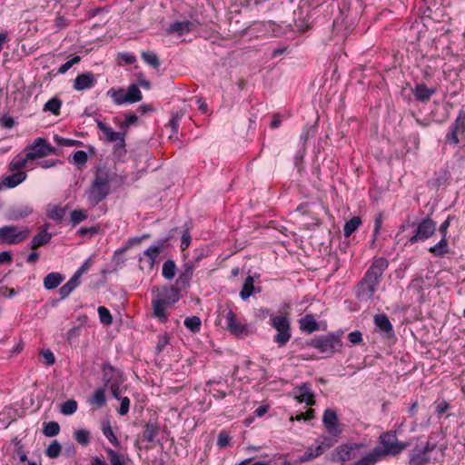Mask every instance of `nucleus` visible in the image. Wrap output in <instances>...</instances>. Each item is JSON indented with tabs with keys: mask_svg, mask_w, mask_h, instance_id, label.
I'll use <instances>...</instances> for the list:
<instances>
[{
	"mask_svg": "<svg viewBox=\"0 0 465 465\" xmlns=\"http://www.w3.org/2000/svg\"><path fill=\"white\" fill-rule=\"evenodd\" d=\"M108 94L113 98L114 102L116 104H123L124 103H127L126 94H125L124 89H119V90L110 89L108 91Z\"/></svg>",
	"mask_w": 465,
	"mask_h": 465,
	"instance_id": "38",
	"label": "nucleus"
},
{
	"mask_svg": "<svg viewBox=\"0 0 465 465\" xmlns=\"http://www.w3.org/2000/svg\"><path fill=\"white\" fill-rule=\"evenodd\" d=\"M162 273L165 279L172 280L176 273L175 262L173 260L165 261L163 265Z\"/></svg>",
	"mask_w": 465,
	"mask_h": 465,
	"instance_id": "30",
	"label": "nucleus"
},
{
	"mask_svg": "<svg viewBox=\"0 0 465 465\" xmlns=\"http://www.w3.org/2000/svg\"><path fill=\"white\" fill-rule=\"evenodd\" d=\"M109 190V175L106 172L99 170L86 193L88 201L96 205L108 195Z\"/></svg>",
	"mask_w": 465,
	"mask_h": 465,
	"instance_id": "3",
	"label": "nucleus"
},
{
	"mask_svg": "<svg viewBox=\"0 0 465 465\" xmlns=\"http://www.w3.org/2000/svg\"><path fill=\"white\" fill-rule=\"evenodd\" d=\"M63 281V277L60 273L51 272L47 274L44 280L45 287L47 290L56 288Z\"/></svg>",
	"mask_w": 465,
	"mask_h": 465,
	"instance_id": "25",
	"label": "nucleus"
},
{
	"mask_svg": "<svg viewBox=\"0 0 465 465\" xmlns=\"http://www.w3.org/2000/svg\"><path fill=\"white\" fill-rule=\"evenodd\" d=\"M74 439L79 444L86 446L90 442V432L84 429L77 430L74 432Z\"/></svg>",
	"mask_w": 465,
	"mask_h": 465,
	"instance_id": "42",
	"label": "nucleus"
},
{
	"mask_svg": "<svg viewBox=\"0 0 465 465\" xmlns=\"http://www.w3.org/2000/svg\"><path fill=\"white\" fill-rule=\"evenodd\" d=\"M74 162L77 164L83 165L87 162V153L84 151H76L74 153Z\"/></svg>",
	"mask_w": 465,
	"mask_h": 465,
	"instance_id": "51",
	"label": "nucleus"
},
{
	"mask_svg": "<svg viewBox=\"0 0 465 465\" xmlns=\"http://www.w3.org/2000/svg\"><path fill=\"white\" fill-rule=\"evenodd\" d=\"M142 58L144 60L145 63H147L153 68H158L160 65L159 59H158L157 55L153 53L143 52Z\"/></svg>",
	"mask_w": 465,
	"mask_h": 465,
	"instance_id": "45",
	"label": "nucleus"
},
{
	"mask_svg": "<svg viewBox=\"0 0 465 465\" xmlns=\"http://www.w3.org/2000/svg\"><path fill=\"white\" fill-rule=\"evenodd\" d=\"M26 178V173L25 172H16L12 175L5 176L2 179V183L4 186L8 188H14L17 186L19 183L24 182Z\"/></svg>",
	"mask_w": 465,
	"mask_h": 465,
	"instance_id": "21",
	"label": "nucleus"
},
{
	"mask_svg": "<svg viewBox=\"0 0 465 465\" xmlns=\"http://www.w3.org/2000/svg\"><path fill=\"white\" fill-rule=\"evenodd\" d=\"M121 59L127 64H132L135 62V57L134 55L128 54H122L120 55Z\"/></svg>",
	"mask_w": 465,
	"mask_h": 465,
	"instance_id": "62",
	"label": "nucleus"
},
{
	"mask_svg": "<svg viewBox=\"0 0 465 465\" xmlns=\"http://www.w3.org/2000/svg\"><path fill=\"white\" fill-rule=\"evenodd\" d=\"M184 325L193 332L200 331L201 320L198 316L188 317L184 320Z\"/></svg>",
	"mask_w": 465,
	"mask_h": 465,
	"instance_id": "43",
	"label": "nucleus"
},
{
	"mask_svg": "<svg viewBox=\"0 0 465 465\" xmlns=\"http://www.w3.org/2000/svg\"><path fill=\"white\" fill-rule=\"evenodd\" d=\"M96 80L93 73H84L79 74L74 82V88L77 91H83L94 85Z\"/></svg>",
	"mask_w": 465,
	"mask_h": 465,
	"instance_id": "16",
	"label": "nucleus"
},
{
	"mask_svg": "<svg viewBox=\"0 0 465 465\" xmlns=\"http://www.w3.org/2000/svg\"><path fill=\"white\" fill-rule=\"evenodd\" d=\"M181 120V116L178 114L173 116L170 121V125L173 131V133H176L179 127V122Z\"/></svg>",
	"mask_w": 465,
	"mask_h": 465,
	"instance_id": "61",
	"label": "nucleus"
},
{
	"mask_svg": "<svg viewBox=\"0 0 465 465\" xmlns=\"http://www.w3.org/2000/svg\"><path fill=\"white\" fill-rule=\"evenodd\" d=\"M98 314L102 323L110 325L113 322V317L110 312L104 306L98 307Z\"/></svg>",
	"mask_w": 465,
	"mask_h": 465,
	"instance_id": "46",
	"label": "nucleus"
},
{
	"mask_svg": "<svg viewBox=\"0 0 465 465\" xmlns=\"http://www.w3.org/2000/svg\"><path fill=\"white\" fill-rule=\"evenodd\" d=\"M28 150L29 152L26 154L27 159H30V161L36 158L45 157L54 151L44 138H37L35 143L28 147Z\"/></svg>",
	"mask_w": 465,
	"mask_h": 465,
	"instance_id": "10",
	"label": "nucleus"
},
{
	"mask_svg": "<svg viewBox=\"0 0 465 465\" xmlns=\"http://www.w3.org/2000/svg\"><path fill=\"white\" fill-rule=\"evenodd\" d=\"M300 327L302 331L312 333L318 329V324L312 315H306L300 320Z\"/></svg>",
	"mask_w": 465,
	"mask_h": 465,
	"instance_id": "27",
	"label": "nucleus"
},
{
	"mask_svg": "<svg viewBox=\"0 0 465 465\" xmlns=\"http://www.w3.org/2000/svg\"><path fill=\"white\" fill-rule=\"evenodd\" d=\"M138 121V117L135 114H129L126 116L125 121H124V125H132L134 124Z\"/></svg>",
	"mask_w": 465,
	"mask_h": 465,
	"instance_id": "63",
	"label": "nucleus"
},
{
	"mask_svg": "<svg viewBox=\"0 0 465 465\" xmlns=\"http://www.w3.org/2000/svg\"><path fill=\"white\" fill-rule=\"evenodd\" d=\"M254 290V280L252 276H248L245 279L242 289L240 292V296L242 300L248 299L253 292Z\"/></svg>",
	"mask_w": 465,
	"mask_h": 465,
	"instance_id": "29",
	"label": "nucleus"
},
{
	"mask_svg": "<svg viewBox=\"0 0 465 465\" xmlns=\"http://www.w3.org/2000/svg\"><path fill=\"white\" fill-rule=\"evenodd\" d=\"M42 356L47 365H53L55 361L54 355L50 350L44 351Z\"/></svg>",
	"mask_w": 465,
	"mask_h": 465,
	"instance_id": "57",
	"label": "nucleus"
},
{
	"mask_svg": "<svg viewBox=\"0 0 465 465\" xmlns=\"http://www.w3.org/2000/svg\"><path fill=\"white\" fill-rule=\"evenodd\" d=\"M90 403L96 408H101L105 404V394L103 389H98L89 400Z\"/></svg>",
	"mask_w": 465,
	"mask_h": 465,
	"instance_id": "35",
	"label": "nucleus"
},
{
	"mask_svg": "<svg viewBox=\"0 0 465 465\" xmlns=\"http://www.w3.org/2000/svg\"><path fill=\"white\" fill-rule=\"evenodd\" d=\"M193 264L192 262H186L183 265V272L180 273L178 279L176 280V284L182 288L187 287L193 277Z\"/></svg>",
	"mask_w": 465,
	"mask_h": 465,
	"instance_id": "19",
	"label": "nucleus"
},
{
	"mask_svg": "<svg viewBox=\"0 0 465 465\" xmlns=\"http://www.w3.org/2000/svg\"><path fill=\"white\" fill-rule=\"evenodd\" d=\"M103 433L107 438V440L111 443H113L114 446L119 445V441H118L116 436L114 435L110 423H106L103 426Z\"/></svg>",
	"mask_w": 465,
	"mask_h": 465,
	"instance_id": "47",
	"label": "nucleus"
},
{
	"mask_svg": "<svg viewBox=\"0 0 465 465\" xmlns=\"http://www.w3.org/2000/svg\"><path fill=\"white\" fill-rule=\"evenodd\" d=\"M77 410V402L74 400H68L61 406V412L64 415H71Z\"/></svg>",
	"mask_w": 465,
	"mask_h": 465,
	"instance_id": "44",
	"label": "nucleus"
},
{
	"mask_svg": "<svg viewBox=\"0 0 465 465\" xmlns=\"http://www.w3.org/2000/svg\"><path fill=\"white\" fill-rule=\"evenodd\" d=\"M168 342H169V337L167 334L160 336L158 339V341H157V345H156L157 353L162 352L164 350L165 346L168 344Z\"/></svg>",
	"mask_w": 465,
	"mask_h": 465,
	"instance_id": "53",
	"label": "nucleus"
},
{
	"mask_svg": "<svg viewBox=\"0 0 465 465\" xmlns=\"http://www.w3.org/2000/svg\"><path fill=\"white\" fill-rule=\"evenodd\" d=\"M52 238V235L46 232V228L43 229L39 233L34 236L31 242V249L35 250L40 246L47 244Z\"/></svg>",
	"mask_w": 465,
	"mask_h": 465,
	"instance_id": "22",
	"label": "nucleus"
},
{
	"mask_svg": "<svg viewBox=\"0 0 465 465\" xmlns=\"http://www.w3.org/2000/svg\"><path fill=\"white\" fill-rule=\"evenodd\" d=\"M130 400L128 397H124L121 399V405L119 408L120 415H125L129 411Z\"/></svg>",
	"mask_w": 465,
	"mask_h": 465,
	"instance_id": "55",
	"label": "nucleus"
},
{
	"mask_svg": "<svg viewBox=\"0 0 465 465\" xmlns=\"http://www.w3.org/2000/svg\"><path fill=\"white\" fill-rule=\"evenodd\" d=\"M97 127L100 131H102L105 136V139L108 142H116L114 146V153L117 156H122L125 153V131L124 132H114L111 127L107 126L101 121L97 122Z\"/></svg>",
	"mask_w": 465,
	"mask_h": 465,
	"instance_id": "6",
	"label": "nucleus"
},
{
	"mask_svg": "<svg viewBox=\"0 0 465 465\" xmlns=\"http://www.w3.org/2000/svg\"><path fill=\"white\" fill-rule=\"evenodd\" d=\"M30 233L28 228L19 229L15 225L0 227V242L4 244H18L25 241Z\"/></svg>",
	"mask_w": 465,
	"mask_h": 465,
	"instance_id": "5",
	"label": "nucleus"
},
{
	"mask_svg": "<svg viewBox=\"0 0 465 465\" xmlns=\"http://www.w3.org/2000/svg\"><path fill=\"white\" fill-rule=\"evenodd\" d=\"M435 449L434 444L427 442L424 447L414 448L410 455L409 465H427L430 462V452Z\"/></svg>",
	"mask_w": 465,
	"mask_h": 465,
	"instance_id": "8",
	"label": "nucleus"
},
{
	"mask_svg": "<svg viewBox=\"0 0 465 465\" xmlns=\"http://www.w3.org/2000/svg\"><path fill=\"white\" fill-rule=\"evenodd\" d=\"M65 213H66L65 207L54 205L49 208V210L47 212V216L52 220L60 222L63 219V217L64 216Z\"/></svg>",
	"mask_w": 465,
	"mask_h": 465,
	"instance_id": "34",
	"label": "nucleus"
},
{
	"mask_svg": "<svg viewBox=\"0 0 465 465\" xmlns=\"http://www.w3.org/2000/svg\"><path fill=\"white\" fill-rule=\"evenodd\" d=\"M435 93L434 89L428 88L425 84H418L414 90V95L420 102H427Z\"/></svg>",
	"mask_w": 465,
	"mask_h": 465,
	"instance_id": "23",
	"label": "nucleus"
},
{
	"mask_svg": "<svg viewBox=\"0 0 465 465\" xmlns=\"http://www.w3.org/2000/svg\"><path fill=\"white\" fill-rule=\"evenodd\" d=\"M192 26H193V24L188 21L176 22L170 26L169 32L170 33H177L178 35H183V33H187V32L191 31Z\"/></svg>",
	"mask_w": 465,
	"mask_h": 465,
	"instance_id": "31",
	"label": "nucleus"
},
{
	"mask_svg": "<svg viewBox=\"0 0 465 465\" xmlns=\"http://www.w3.org/2000/svg\"><path fill=\"white\" fill-rule=\"evenodd\" d=\"M60 431V426L55 421H49L45 424L43 433L47 437H54Z\"/></svg>",
	"mask_w": 465,
	"mask_h": 465,
	"instance_id": "41",
	"label": "nucleus"
},
{
	"mask_svg": "<svg viewBox=\"0 0 465 465\" xmlns=\"http://www.w3.org/2000/svg\"><path fill=\"white\" fill-rule=\"evenodd\" d=\"M61 105V100L59 98L54 97L45 103L44 106V111H49L53 113L54 115H58L60 113Z\"/></svg>",
	"mask_w": 465,
	"mask_h": 465,
	"instance_id": "36",
	"label": "nucleus"
},
{
	"mask_svg": "<svg viewBox=\"0 0 465 465\" xmlns=\"http://www.w3.org/2000/svg\"><path fill=\"white\" fill-rule=\"evenodd\" d=\"M387 266L388 262L383 258L377 259L372 262L364 278L358 285L357 297L360 300L369 302L373 299L380 279Z\"/></svg>",
	"mask_w": 465,
	"mask_h": 465,
	"instance_id": "2",
	"label": "nucleus"
},
{
	"mask_svg": "<svg viewBox=\"0 0 465 465\" xmlns=\"http://www.w3.org/2000/svg\"><path fill=\"white\" fill-rule=\"evenodd\" d=\"M155 299H159L162 302L171 305L179 300V291L175 287H162L156 289Z\"/></svg>",
	"mask_w": 465,
	"mask_h": 465,
	"instance_id": "14",
	"label": "nucleus"
},
{
	"mask_svg": "<svg viewBox=\"0 0 465 465\" xmlns=\"http://www.w3.org/2000/svg\"><path fill=\"white\" fill-rule=\"evenodd\" d=\"M313 413H314V410L312 409H309L306 412H302L300 414H298L296 417H291V420H310L313 418Z\"/></svg>",
	"mask_w": 465,
	"mask_h": 465,
	"instance_id": "52",
	"label": "nucleus"
},
{
	"mask_svg": "<svg viewBox=\"0 0 465 465\" xmlns=\"http://www.w3.org/2000/svg\"><path fill=\"white\" fill-rule=\"evenodd\" d=\"M103 372L105 387L110 389L114 398L121 399L119 387L123 383V377L120 371L112 366L104 365Z\"/></svg>",
	"mask_w": 465,
	"mask_h": 465,
	"instance_id": "7",
	"label": "nucleus"
},
{
	"mask_svg": "<svg viewBox=\"0 0 465 465\" xmlns=\"http://www.w3.org/2000/svg\"><path fill=\"white\" fill-rule=\"evenodd\" d=\"M322 422L326 430L331 436L338 437L341 434V430L339 428L337 414L334 411L327 409L323 413Z\"/></svg>",
	"mask_w": 465,
	"mask_h": 465,
	"instance_id": "13",
	"label": "nucleus"
},
{
	"mask_svg": "<svg viewBox=\"0 0 465 465\" xmlns=\"http://www.w3.org/2000/svg\"><path fill=\"white\" fill-rule=\"evenodd\" d=\"M61 450V444L57 440H54L49 444V446L45 450V454L50 459H55L60 455Z\"/></svg>",
	"mask_w": 465,
	"mask_h": 465,
	"instance_id": "39",
	"label": "nucleus"
},
{
	"mask_svg": "<svg viewBox=\"0 0 465 465\" xmlns=\"http://www.w3.org/2000/svg\"><path fill=\"white\" fill-rule=\"evenodd\" d=\"M379 442L381 447H375L351 465H375L387 456L398 455L408 447V443L399 441L396 434L392 431L381 433Z\"/></svg>",
	"mask_w": 465,
	"mask_h": 465,
	"instance_id": "1",
	"label": "nucleus"
},
{
	"mask_svg": "<svg viewBox=\"0 0 465 465\" xmlns=\"http://www.w3.org/2000/svg\"><path fill=\"white\" fill-rule=\"evenodd\" d=\"M374 323L384 333H392V325L386 314L381 313L374 316Z\"/></svg>",
	"mask_w": 465,
	"mask_h": 465,
	"instance_id": "20",
	"label": "nucleus"
},
{
	"mask_svg": "<svg viewBox=\"0 0 465 465\" xmlns=\"http://www.w3.org/2000/svg\"><path fill=\"white\" fill-rule=\"evenodd\" d=\"M87 217L86 213L83 210H74L71 213V220L74 225L83 222Z\"/></svg>",
	"mask_w": 465,
	"mask_h": 465,
	"instance_id": "49",
	"label": "nucleus"
},
{
	"mask_svg": "<svg viewBox=\"0 0 465 465\" xmlns=\"http://www.w3.org/2000/svg\"><path fill=\"white\" fill-rule=\"evenodd\" d=\"M311 344L322 353L331 354L334 352L336 346L340 345V340L333 335H327L315 338Z\"/></svg>",
	"mask_w": 465,
	"mask_h": 465,
	"instance_id": "11",
	"label": "nucleus"
},
{
	"mask_svg": "<svg viewBox=\"0 0 465 465\" xmlns=\"http://www.w3.org/2000/svg\"><path fill=\"white\" fill-rule=\"evenodd\" d=\"M227 329L234 335L240 336L246 333L245 325L242 324L236 318V314L229 310L225 315Z\"/></svg>",
	"mask_w": 465,
	"mask_h": 465,
	"instance_id": "15",
	"label": "nucleus"
},
{
	"mask_svg": "<svg viewBox=\"0 0 465 465\" xmlns=\"http://www.w3.org/2000/svg\"><path fill=\"white\" fill-rule=\"evenodd\" d=\"M229 442H230L229 436L224 432H221L218 436L217 445L220 448H225L226 446H228Z\"/></svg>",
	"mask_w": 465,
	"mask_h": 465,
	"instance_id": "58",
	"label": "nucleus"
},
{
	"mask_svg": "<svg viewBox=\"0 0 465 465\" xmlns=\"http://www.w3.org/2000/svg\"><path fill=\"white\" fill-rule=\"evenodd\" d=\"M333 442L331 440L326 439V442L319 444L314 450L309 448L303 457L301 459L302 461H307L313 458H316L323 453L324 450L329 449L332 446Z\"/></svg>",
	"mask_w": 465,
	"mask_h": 465,
	"instance_id": "18",
	"label": "nucleus"
},
{
	"mask_svg": "<svg viewBox=\"0 0 465 465\" xmlns=\"http://www.w3.org/2000/svg\"><path fill=\"white\" fill-rule=\"evenodd\" d=\"M361 220L358 216L352 217L348 221L343 227V234L345 237H350L361 225Z\"/></svg>",
	"mask_w": 465,
	"mask_h": 465,
	"instance_id": "28",
	"label": "nucleus"
},
{
	"mask_svg": "<svg viewBox=\"0 0 465 465\" xmlns=\"http://www.w3.org/2000/svg\"><path fill=\"white\" fill-rule=\"evenodd\" d=\"M465 125L460 118H457L454 124L451 126L452 132H457V134H461L464 132Z\"/></svg>",
	"mask_w": 465,
	"mask_h": 465,
	"instance_id": "59",
	"label": "nucleus"
},
{
	"mask_svg": "<svg viewBox=\"0 0 465 465\" xmlns=\"http://www.w3.org/2000/svg\"><path fill=\"white\" fill-rule=\"evenodd\" d=\"M361 443H348L340 445L335 449V456L333 461H341L342 463L353 460L355 458V450L362 448Z\"/></svg>",
	"mask_w": 465,
	"mask_h": 465,
	"instance_id": "12",
	"label": "nucleus"
},
{
	"mask_svg": "<svg viewBox=\"0 0 465 465\" xmlns=\"http://www.w3.org/2000/svg\"><path fill=\"white\" fill-rule=\"evenodd\" d=\"M436 231V223L427 218L422 220L418 225L415 233L410 238V242L414 243L419 241H424L434 234Z\"/></svg>",
	"mask_w": 465,
	"mask_h": 465,
	"instance_id": "9",
	"label": "nucleus"
},
{
	"mask_svg": "<svg viewBox=\"0 0 465 465\" xmlns=\"http://www.w3.org/2000/svg\"><path fill=\"white\" fill-rule=\"evenodd\" d=\"M159 430L160 427L157 424L148 422L144 427L143 437L148 442H153L158 435Z\"/></svg>",
	"mask_w": 465,
	"mask_h": 465,
	"instance_id": "26",
	"label": "nucleus"
},
{
	"mask_svg": "<svg viewBox=\"0 0 465 465\" xmlns=\"http://www.w3.org/2000/svg\"><path fill=\"white\" fill-rule=\"evenodd\" d=\"M91 265H92V260L87 259L84 262V263L76 271V272L74 273V276H77V278L80 279L81 276L90 269Z\"/></svg>",
	"mask_w": 465,
	"mask_h": 465,
	"instance_id": "54",
	"label": "nucleus"
},
{
	"mask_svg": "<svg viewBox=\"0 0 465 465\" xmlns=\"http://www.w3.org/2000/svg\"><path fill=\"white\" fill-rule=\"evenodd\" d=\"M89 465H108V464L100 457H94L92 459Z\"/></svg>",
	"mask_w": 465,
	"mask_h": 465,
	"instance_id": "64",
	"label": "nucleus"
},
{
	"mask_svg": "<svg viewBox=\"0 0 465 465\" xmlns=\"http://www.w3.org/2000/svg\"><path fill=\"white\" fill-rule=\"evenodd\" d=\"M430 252L436 256H441L448 252V242L443 237L439 243L430 248Z\"/></svg>",
	"mask_w": 465,
	"mask_h": 465,
	"instance_id": "37",
	"label": "nucleus"
},
{
	"mask_svg": "<svg viewBox=\"0 0 465 465\" xmlns=\"http://www.w3.org/2000/svg\"><path fill=\"white\" fill-rule=\"evenodd\" d=\"M349 341L353 344H359L362 341V335L360 331H355L348 335Z\"/></svg>",
	"mask_w": 465,
	"mask_h": 465,
	"instance_id": "56",
	"label": "nucleus"
},
{
	"mask_svg": "<svg viewBox=\"0 0 465 465\" xmlns=\"http://www.w3.org/2000/svg\"><path fill=\"white\" fill-rule=\"evenodd\" d=\"M127 103H136L142 100L143 96L137 85L132 84L126 93Z\"/></svg>",
	"mask_w": 465,
	"mask_h": 465,
	"instance_id": "33",
	"label": "nucleus"
},
{
	"mask_svg": "<svg viewBox=\"0 0 465 465\" xmlns=\"http://www.w3.org/2000/svg\"><path fill=\"white\" fill-rule=\"evenodd\" d=\"M295 399L299 402H305L307 405L311 406L315 403L314 395L307 384H302L296 390Z\"/></svg>",
	"mask_w": 465,
	"mask_h": 465,
	"instance_id": "17",
	"label": "nucleus"
},
{
	"mask_svg": "<svg viewBox=\"0 0 465 465\" xmlns=\"http://www.w3.org/2000/svg\"><path fill=\"white\" fill-rule=\"evenodd\" d=\"M27 161H30V159H27V154L25 155V158H15V159H14L10 163V170L11 171L21 172L20 170L23 169L25 166Z\"/></svg>",
	"mask_w": 465,
	"mask_h": 465,
	"instance_id": "48",
	"label": "nucleus"
},
{
	"mask_svg": "<svg viewBox=\"0 0 465 465\" xmlns=\"http://www.w3.org/2000/svg\"><path fill=\"white\" fill-rule=\"evenodd\" d=\"M271 323L277 331V334L274 336V341L278 343L280 347L284 346L292 338L291 322L288 316L286 314L272 316Z\"/></svg>",
	"mask_w": 465,
	"mask_h": 465,
	"instance_id": "4",
	"label": "nucleus"
},
{
	"mask_svg": "<svg viewBox=\"0 0 465 465\" xmlns=\"http://www.w3.org/2000/svg\"><path fill=\"white\" fill-rule=\"evenodd\" d=\"M153 306L154 315L156 317H158L159 319L165 321L166 320L165 310L168 305L164 302H162V301H160L159 299L153 298Z\"/></svg>",
	"mask_w": 465,
	"mask_h": 465,
	"instance_id": "32",
	"label": "nucleus"
},
{
	"mask_svg": "<svg viewBox=\"0 0 465 465\" xmlns=\"http://www.w3.org/2000/svg\"><path fill=\"white\" fill-rule=\"evenodd\" d=\"M79 284L80 279L74 275L65 284L60 288L59 292L61 297L66 298Z\"/></svg>",
	"mask_w": 465,
	"mask_h": 465,
	"instance_id": "24",
	"label": "nucleus"
},
{
	"mask_svg": "<svg viewBox=\"0 0 465 465\" xmlns=\"http://www.w3.org/2000/svg\"><path fill=\"white\" fill-rule=\"evenodd\" d=\"M159 253H160L159 246L150 247L149 249H147L144 252V255H146L150 259L151 264H153L154 262V261L157 258V256L159 255Z\"/></svg>",
	"mask_w": 465,
	"mask_h": 465,
	"instance_id": "50",
	"label": "nucleus"
},
{
	"mask_svg": "<svg viewBox=\"0 0 465 465\" xmlns=\"http://www.w3.org/2000/svg\"><path fill=\"white\" fill-rule=\"evenodd\" d=\"M190 242H191V236L188 232H185L183 235L182 240H181L182 249L183 250L186 249L190 245Z\"/></svg>",
	"mask_w": 465,
	"mask_h": 465,
	"instance_id": "60",
	"label": "nucleus"
},
{
	"mask_svg": "<svg viewBox=\"0 0 465 465\" xmlns=\"http://www.w3.org/2000/svg\"><path fill=\"white\" fill-rule=\"evenodd\" d=\"M105 451L111 465H125L122 455L109 448L105 449Z\"/></svg>",
	"mask_w": 465,
	"mask_h": 465,
	"instance_id": "40",
	"label": "nucleus"
}]
</instances>
